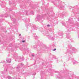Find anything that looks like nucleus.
Wrapping results in <instances>:
<instances>
[{
  "label": "nucleus",
  "mask_w": 79,
  "mask_h": 79,
  "mask_svg": "<svg viewBox=\"0 0 79 79\" xmlns=\"http://www.w3.org/2000/svg\"><path fill=\"white\" fill-rule=\"evenodd\" d=\"M48 37L49 39H51L52 40H54L55 39L53 37H52V36L50 35H48Z\"/></svg>",
  "instance_id": "nucleus-1"
},
{
  "label": "nucleus",
  "mask_w": 79,
  "mask_h": 79,
  "mask_svg": "<svg viewBox=\"0 0 79 79\" xmlns=\"http://www.w3.org/2000/svg\"><path fill=\"white\" fill-rule=\"evenodd\" d=\"M72 61L74 64H75L77 63V61H76V60H73Z\"/></svg>",
  "instance_id": "nucleus-2"
},
{
  "label": "nucleus",
  "mask_w": 79,
  "mask_h": 79,
  "mask_svg": "<svg viewBox=\"0 0 79 79\" xmlns=\"http://www.w3.org/2000/svg\"><path fill=\"white\" fill-rule=\"evenodd\" d=\"M7 61V63H11V59H8L7 60H6Z\"/></svg>",
  "instance_id": "nucleus-3"
},
{
  "label": "nucleus",
  "mask_w": 79,
  "mask_h": 79,
  "mask_svg": "<svg viewBox=\"0 0 79 79\" xmlns=\"http://www.w3.org/2000/svg\"><path fill=\"white\" fill-rule=\"evenodd\" d=\"M67 36V39H69L70 37H71V36H70L69 35H66Z\"/></svg>",
  "instance_id": "nucleus-4"
},
{
  "label": "nucleus",
  "mask_w": 79,
  "mask_h": 79,
  "mask_svg": "<svg viewBox=\"0 0 79 79\" xmlns=\"http://www.w3.org/2000/svg\"><path fill=\"white\" fill-rule=\"evenodd\" d=\"M72 50L73 51V52H76V50L75 49V48H72Z\"/></svg>",
  "instance_id": "nucleus-5"
},
{
  "label": "nucleus",
  "mask_w": 79,
  "mask_h": 79,
  "mask_svg": "<svg viewBox=\"0 0 79 79\" xmlns=\"http://www.w3.org/2000/svg\"><path fill=\"white\" fill-rule=\"evenodd\" d=\"M16 19H12V20L13 21V22H15V21H16Z\"/></svg>",
  "instance_id": "nucleus-6"
},
{
  "label": "nucleus",
  "mask_w": 79,
  "mask_h": 79,
  "mask_svg": "<svg viewBox=\"0 0 79 79\" xmlns=\"http://www.w3.org/2000/svg\"><path fill=\"white\" fill-rule=\"evenodd\" d=\"M7 71V68H6L4 70V73H6Z\"/></svg>",
  "instance_id": "nucleus-7"
},
{
  "label": "nucleus",
  "mask_w": 79,
  "mask_h": 79,
  "mask_svg": "<svg viewBox=\"0 0 79 79\" xmlns=\"http://www.w3.org/2000/svg\"><path fill=\"white\" fill-rule=\"evenodd\" d=\"M69 48H72V45H70L69 46Z\"/></svg>",
  "instance_id": "nucleus-8"
},
{
  "label": "nucleus",
  "mask_w": 79,
  "mask_h": 79,
  "mask_svg": "<svg viewBox=\"0 0 79 79\" xmlns=\"http://www.w3.org/2000/svg\"><path fill=\"white\" fill-rule=\"evenodd\" d=\"M64 17V15H61V18H63Z\"/></svg>",
  "instance_id": "nucleus-9"
},
{
  "label": "nucleus",
  "mask_w": 79,
  "mask_h": 79,
  "mask_svg": "<svg viewBox=\"0 0 79 79\" xmlns=\"http://www.w3.org/2000/svg\"><path fill=\"white\" fill-rule=\"evenodd\" d=\"M76 77H77V79H79V77H76V76L75 77V78H76Z\"/></svg>",
  "instance_id": "nucleus-10"
},
{
  "label": "nucleus",
  "mask_w": 79,
  "mask_h": 79,
  "mask_svg": "<svg viewBox=\"0 0 79 79\" xmlns=\"http://www.w3.org/2000/svg\"><path fill=\"white\" fill-rule=\"evenodd\" d=\"M62 24L64 26H65V23H62Z\"/></svg>",
  "instance_id": "nucleus-11"
},
{
  "label": "nucleus",
  "mask_w": 79,
  "mask_h": 79,
  "mask_svg": "<svg viewBox=\"0 0 79 79\" xmlns=\"http://www.w3.org/2000/svg\"><path fill=\"white\" fill-rule=\"evenodd\" d=\"M35 39H37L38 38V37L37 36H35Z\"/></svg>",
  "instance_id": "nucleus-12"
},
{
  "label": "nucleus",
  "mask_w": 79,
  "mask_h": 79,
  "mask_svg": "<svg viewBox=\"0 0 79 79\" xmlns=\"http://www.w3.org/2000/svg\"><path fill=\"white\" fill-rule=\"evenodd\" d=\"M8 79H11V77L10 76H8Z\"/></svg>",
  "instance_id": "nucleus-13"
},
{
  "label": "nucleus",
  "mask_w": 79,
  "mask_h": 79,
  "mask_svg": "<svg viewBox=\"0 0 79 79\" xmlns=\"http://www.w3.org/2000/svg\"><path fill=\"white\" fill-rule=\"evenodd\" d=\"M39 17L38 16H37V18H40V15H39Z\"/></svg>",
  "instance_id": "nucleus-14"
},
{
  "label": "nucleus",
  "mask_w": 79,
  "mask_h": 79,
  "mask_svg": "<svg viewBox=\"0 0 79 79\" xmlns=\"http://www.w3.org/2000/svg\"><path fill=\"white\" fill-rule=\"evenodd\" d=\"M69 22H70L71 21V19H69Z\"/></svg>",
  "instance_id": "nucleus-15"
},
{
  "label": "nucleus",
  "mask_w": 79,
  "mask_h": 79,
  "mask_svg": "<svg viewBox=\"0 0 79 79\" xmlns=\"http://www.w3.org/2000/svg\"><path fill=\"white\" fill-rule=\"evenodd\" d=\"M36 74V73H33V75H35Z\"/></svg>",
  "instance_id": "nucleus-16"
},
{
  "label": "nucleus",
  "mask_w": 79,
  "mask_h": 79,
  "mask_svg": "<svg viewBox=\"0 0 79 79\" xmlns=\"http://www.w3.org/2000/svg\"><path fill=\"white\" fill-rule=\"evenodd\" d=\"M53 51H55V50H56V48H55L53 49Z\"/></svg>",
  "instance_id": "nucleus-17"
},
{
  "label": "nucleus",
  "mask_w": 79,
  "mask_h": 79,
  "mask_svg": "<svg viewBox=\"0 0 79 79\" xmlns=\"http://www.w3.org/2000/svg\"><path fill=\"white\" fill-rule=\"evenodd\" d=\"M32 56H34V54H32Z\"/></svg>",
  "instance_id": "nucleus-18"
},
{
  "label": "nucleus",
  "mask_w": 79,
  "mask_h": 79,
  "mask_svg": "<svg viewBox=\"0 0 79 79\" xmlns=\"http://www.w3.org/2000/svg\"><path fill=\"white\" fill-rule=\"evenodd\" d=\"M47 26H48V27H49L50 26V25H48Z\"/></svg>",
  "instance_id": "nucleus-19"
},
{
  "label": "nucleus",
  "mask_w": 79,
  "mask_h": 79,
  "mask_svg": "<svg viewBox=\"0 0 79 79\" xmlns=\"http://www.w3.org/2000/svg\"><path fill=\"white\" fill-rule=\"evenodd\" d=\"M60 2H61V1H59V3H60Z\"/></svg>",
  "instance_id": "nucleus-20"
},
{
  "label": "nucleus",
  "mask_w": 79,
  "mask_h": 79,
  "mask_svg": "<svg viewBox=\"0 0 79 79\" xmlns=\"http://www.w3.org/2000/svg\"><path fill=\"white\" fill-rule=\"evenodd\" d=\"M22 42H25V41H22Z\"/></svg>",
  "instance_id": "nucleus-21"
},
{
  "label": "nucleus",
  "mask_w": 79,
  "mask_h": 79,
  "mask_svg": "<svg viewBox=\"0 0 79 79\" xmlns=\"http://www.w3.org/2000/svg\"><path fill=\"white\" fill-rule=\"evenodd\" d=\"M21 34H19V36H21Z\"/></svg>",
  "instance_id": "nucleus-22"
},
{
  "label": "nucleus",
  "mask_w": 79,
  "mask_h": 79,
  "mask_svg": "<svg viewBox=\"0 0 79 79\" xmlns=\"http://www.w3.org/2000/svg\"><path fill=\"white\" fill-rule=\"evenodd\" d=\"M17 68V69H18L19 68V67H18Z\"/></svg>",
  "instance_id": "nucleus-23"
},
{
  "label": "nucleus",
  "mask_w": 79,
  "mask_h": 79,
  "mask_svg": "<svg viewBox=\"0 0 79 79\" xmlns=\"http://www.w3.org/2000/svg\"><path fill=\"white\" fill-rule=\"evenodd\" d=\"M55 73H56L57 71H55L54 72Z\"/></svg>",
  "instance_id": "nucleus-24"
},
{
  "label": "nucleus",
  "mask_w": 79,
  "mask_h": 79,
  "mask_svg": "<svg viewBox=\"0 0 79 79\" xmlns=\"http://www.w3.org/2000/svg\"><path fill=\"white\" fill-rule=\"evenodd\" d=\"M78 14H79V12L78 13Z\"/></svg>",
  "instance_id": "nucleus-25"
},
{
  "label": "nucleus",
  "mask_w": 79,
  "mask_h": 79,
  "mask_svg": "<svg viewBox=\"0 0 79 79\" xmlns=\"http://www.w3.org/2000/svg\"><path fill=\"white\" fill-rule=\"evenodd\" d=\"M21 65H22V64H21Z\"/></svg>",
  "instance_id": "nucleus-26"
},
{
  "label": "nucleus",
  "mask_w": 79,
  "mask_h": 79,
  "mask_svg": "<svg viewBox=\"0 0 79 79\" xmlns=\"http://www.w3.org/2000/svg\"><path fill=\"white\" fill-rule=\"evenodd\" d=\"M70 8V9H71L70 8Z\"/></svg>",
  "instance_id": "nucleus-27"
},
{
  "label": "nucleus",
  "mask_w": 79,
  "mask_h": 79,
  "mask_svg": "<svg viewBox=\"0 0 79 79\" xmlns=\"http://www.w3.org/2000/svg\"><path fill=\"white\" fill-rule=\"evenodd\" d=\"M10 18H11V16L10 17Z\"/></svg>",
  "instance_id": "nucleus-28"
},
{
  "label": "nucleus",
  "mask_w": 79,
  "mask_h": 79,
  "mask_svg": "<svg viewBox=\"0 0 79 79\" xmlns=\"http://www.w3.org/2000/svg\"><path fill=\"white\" fill-rule=\"evenodd\" d=\"M78 21H79V19H78Z\"/></svg>",
  "instance_id": "nucleus-29"
},
{
  "label": "nucleus",
  "mask_w": 79,
  "mask_h": 79,
  "mask_svg": "<svg viewBox=\"0 0 79 79\" xmlns=\"http://www.w3.org/2000/svg\"><path fill=\"white\" fill-rule=\"evenodd\" d=\"M26 13H27V12H26Z\"/></svg>",
  "instance_id": "nucleus-30"
},
{
  "label": "nucleus",
  "mask_w": 79,
  "mask_h": 79,
  "mask_svg": "<svg viewBox=\"0 0 79 79\" xmlns=\"http://www.w3.org/2000/svg\"><path fill=\"white\" fill-rule=\"evenodd\" d=\"M33 79H34V78H33Z\"/></svg>",
  "instance_id": "nucleus-31"
}]
</instances>
